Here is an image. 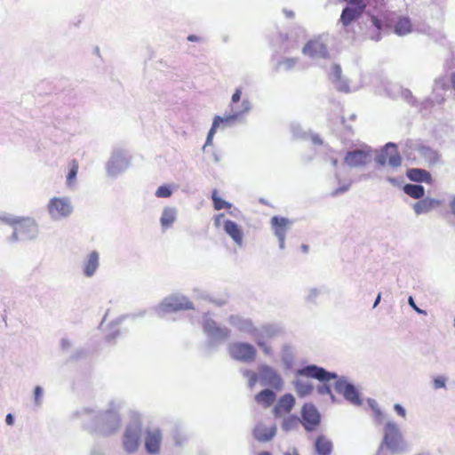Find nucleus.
I'll use <instances>...</instances> for the list:
<instances>
[{
  "label": "nucleus",
  "instance_id": "f257e3e1",
  "mask_svg": "<svg viewBox=\"0 0 455 455\" xmlns=\"http://www.w3.org/2000/svg\"><path fill=\"white\" fill-rule=\"evenodd\" d=\"M386 448L391 452H398L403 450V436L397 427L394 422H387L384 427V436L379 449Z\"/></svg>",
  "mask_w": 455,
  "mask_h": 455
},
{
  "label": "nucleus",
  "instance_id": "f03ea898",
  "mask_svg": "<svg viewBox=\"0 0 455 455\" xmlns=\"http://www.w3.org/2000/svg\"><path fill=\"white\" fill-rule=\"evenodd\" d=\"M15 239H32L37 234V226L31 218H20L12 220Z\"/></svg>",
  "mask_w": 455,
  "mask_h": 455
},
{
  "label": "nucleus",
  "instance_id": "7ed1b4c3",
  "mask_svg": "<svg viewBox=\"0 0 455 455\" xmlns=\"http://www.w3.org/2000/svg\"><path fill=\"white\" fill-rule=\"evenodd\" d=\"M302 53L311 59H327L329 57L327 44L322 36L308 40L302 48Z\"/></svg>",
  "mask_w": 455,
  "mask_h": 455
},
{
  "label": "nucleus",
  "instance_id": "20e7f679",
  "mask_svg": "<svg viewBox=\"0 0 455 455\" xmlns=\"http://www.w3.org/2000/svg\"><path fill=\"white\" fill-rule=\"evenodd\" d=\"M228 350L232 358L237 361L248 363L254 361L256 357L255 347L248 343H233Z\"/></svg>",
  "mask_w": 455,
  "mask_h": 455
},
{
  "label": "nucleus",
  "instance_id": "39448f33",
  "mask_svg": "<svg viewBox=\"0 0 455 455\" xmlns=\"http://www.w3.org/2000/svg\"><path fill=\"white\" fill-rule=\"evenodd\" d=\"M48 212L52 218L68 217L73 210L70 201L67 197H53L47 205Z\"/></svg>",
  "mask_w": 455,
  "mask_h": 455
},
{
  "label": "nucleus",
  "instance_id": "423d86ee",
  "mask_svg": "<svg viewBox=\"0 0 455 455\" xmlns=\"http://www.w3.org/2000/svg\"><path fill=\"white\" fill-rule=\"evenodd\" d=\"M141 429L138 426L127 427L123 436V447L127 453H134L140 444Z\"/></svg>",
  "mask_w": 455,
  "mask_h": 455
},
{
  "label": "nucleus",
  "instance_id": "0eeeda50",
  "mask_svg": "<svg viewBox=\"0 0 455 455\" xmlns=\"http://www.w3.org/2000/svg\"><path fill=\"white\" fill-rule=\"evenodd\" d=\"M376 161L380 165L389 164L392 167L401 165L402 157L394 143H387L383 151L377 156Z\"/></svg>",
  "mask_w": 455,
  "mask_h": 455
},
{
  "label": "nucleus",
  "instance_id": "6e6552de",
  "mask_svg": "<svg viewBox=\"0 0 455 455\" xmlns=\"http://www.w3.org/2000/svg\"><path fill=\"white\" fill-rule=\"evenodd\" d=\"M297 374L300 377L316 379L320 381H329L337 379V375L325 371L316 365H308L298 370Z\"/></svg>",
  "mask_w": 455,
  "mask_h": 455
},
{
  "label": "nucleus",
  "instance_id": "1a4fd4ad",
  "mask_svg": "<svg viewBox=\"0 0 455 455\" xmlns=\"http://www.w3.org/2000/svg\"><path fill=\"white\" fill-rule=\"evenodd\" d=\"M371 150L356 149L347 153L344 157V163L351 167H362L371 161Z\"/></svg>",
  "mask_w": 455,
  "mask_h": 455
},
{
  "label": "nucleus",
  "instance_id": "9d476101",
  "mask_svg": "<svg viewBox=\"0 0 455 455\" xmlns=\"http://www.w3.org/2000/svg\"><path fill=\"white\" fill-rule=\"evenodd\" d=\"M301 416L307 429L312 430L320 423V414L315 405L311 403L304 404Z\"/></svg>",
  "mask_w": 455,
  "mask_h": 455
},
{
  "label": "nucleus",
  "instance_id": "9b49d317",
  "mask_svg": "<svg viewBox=\"0 0 455 455\" xmlns=\"http://www.w3.org/2000/svg\"><path fill=\"white\" fill-rule=\"evenodd\" d=\"M291 221L283 217L274 216L271 219V225L273 227L275 235L277 236L280 247H284L285 235L289 228Z\"/></svg>",
  "mask_w": 455,
  "mask_h": 455
},
{
  "label": "nucleus",
  "instance_id": "f8f14e48",
  "mask_svg": "<svg viewBox=\"0 0 455 455\" xmlns=\"http://www.w3.org/2000/svg\"><path fill=\"white\" fill-rule=\"evenodd\" d=\"M162 443V434L158 429L146 431L145 448L148 453L157 454Z\"/></svg>",
  "mask_w": 455,
  "mask_h": 455
},
{
  "label": "nucleus",
  "instance_id": "ddd939ff",
  "mask_svg": "<svg viewBox=\"0 0 455 455\" xmlns=\"http://www.w3.org/2000/svg\"><path fill=\"white\" fill-rule=\"evenodd\" d=\"M336 390L342 394L344 397L353 404L358 405L361 403L359 394L354 386L351 384L338 381L335 386Z\"/></svg>",
  "mask_w": 455,
  "mask_h": 455
},
{
  "label": "nucleus",
  "instance_id": "4468645a",
  "mask_svg": "<svg viewBox=\"0 0 455 455\" xmlns=\"http://www.w3.org/2000/svg\"><path fill=\"white\" fill-rule=\"evenodd\" d=\"M203 327L204 331L214 339H224L229 335L228 329L219 327L216 322L212 319L204 320Z\"/></svg>",
  "mask_w": 455,
  "mask_h": 455
},
{
  "label": "nucleus",
  "instance_id": "2eb2a0df",
  "mask_svg": "<svg viewBox=\"0 0 455 455\" xmlns=\"http://www.w3.org/2000/svg\"><path fill=\"white\" fill-rule=\"evenodd\" d=\"M441 205V202L436 199L426 197L413 204V210L417 215L428 213Z\"/></svg>",
  "mask_w": 455,
  "mask_h": 455
},
{
  "label": "nucleus",
  "instance_id": "dca6fc26",
  "mask_svg": "<svg viewBox=\"0 0 455 455\" xmlns=\"http://www.w3.org/2000/svg\"><path fill=\"white\" fill-rule=\"evenodd\" d=\"M276 433V427L275 424L267 426L263 423H259L254 430V437L259 442H267L271 440Z\"/></svg>",
  "mask_w": 455,
  "mask_h": 455
},
{
  "label": "nucleus",
  "instance_id": "f3484780",
  "mask_svg": "<svg viewBox=\"0 0 455 455\" xmlns=\"http://www.w3.org/2000/svg\"><path fill=\"white\" fill-rule=\"evenodd\" d=\"M295 404V399L291 394L283 395L274 408V413L276 417H281L290 413Z\"/></svg>",
  "mask_w": 455,
  "mask_h": 455
},
{
  "label": "nucleus",
  "instance_id": "a211bd4d",
  "mask_svg": "<svg viewBox=\"0 0 455 455\" xmlns=\"http://www.w3.org/2000/svg\"><path fill=\"white\" fill-rule=\"evenodd\" d=\"M224 230L233 239V241L236 244L242 245V243H243V230L235 222H234L232 220L225 221Z\"/></svg>",
  "mask_w": 455,
  "mask_h": 455
},
{
  "label": "nucleus",
  "instance_id": "6ab92c4d",
  "mask_svg": "<svg viewBox=\"0 0 455 455\" xmlns=\"http://www.w3.org/2000/svg\"><path fill=\"white\" fill-rule=\"evenodd\" d=\"M239 115H240V113L237 112V113H234L233 115L227 116L225 117H221L219 116H216L213 120L212 128L210 129V131L208 132V136L206 139V145L212 144L213 135L215 134L216 130L220 126V124H224V123L228 124V123L233 122L239 116Z\"/></svg>",
  "mask_w": 455,
  "mask_h": 455
},
{
  "label": "nucleus",
  "instance_id": "aec40b11",
  "mask_svg": "<svg viewBox=\"0 0 455 455\" xmlns=\"http://www.w3.org/2000/svg\"><path fill=\"white\" fill-rule=\"evenodd\" d=\"M364 9L359 7L347 5L341 13L340 20L344 26L349 25L352 21L356 20L363 12Z\"/></svg>",
  "mask_w": 455,
  "mask_h": 455
},
{
  "label": "nucleus",
  "instance_id": "412c9836",
  "mask_svg": "<svg viewBox=\"0 0 455 455\" xmlns=\"http://www.w3.org/2000/svg\"><path fill=\"white\" fill-rule=\"evenodd\" d=\"M407 177L409 180L416 182L430 183L432 180L431 174L427 171L422 169H410L407 172Z\"/></svg>",
  "mask_w": 455,
  "mask_h": 455
},
{
  "label": "nucleus",
  "instance_id": "4be33fe9",
  "mask_svg": "<svg viewBox=\"0 0 455 455\" xmlns=\"http://www.w3.org/2000/svg\"><path fill=\"white\" fill-rule=\"evenodd\" d=\"M315 450L319 455H330L332 451V443L325 436H319L315 441Z\"/></svg>",
  "mask_w": 455,
  "mask_h": 455
},
{
  "label": "nucleus",
  "instance_id": "5701e85b",
  "mask_svg": "<svg viewBox=\"0 0 455 455\" xmlns=\"http://www.w3.org/2000/svg\"><path fill=\"white\" fill-rule=\"evenodd\" d=\"M99 266V253L92 251L89 254L88 259L84 265V274L87 276H92Z\"/></svg>",
  "mask_w": 455,
  "mask_h": 455
},
{
  "label": "nucleus",
  "instance_id": "b1692460",
  "mask_svg": "<svg viewBox=\"0 0 455 455\" xmlns=\"http://www.w3.org/2000/svg\"><path fill=\"white\" fill-rule=\"evenodd\" d=\"M255 399L264 407H269L275 400V394L269 389H264L256 395Z\"/></svg>",
  "mask_w": 455,
  "mask_h": 455
},
{
  "label": "nucleus",
  "instance_id": "393cba45",
  "mask_svg": "<svg viewBox=\"0 0 455 455\" xmlns=\"http://www.w3.org/2000/svg\"><path fill=\"white\" fill-rule=\"evenodd\" d=\"M294 387L297 395L300 397L310 395L314 389V387L310 382L305 381L301 379H298L295 381Z\"/></svg>",
  "mask_w": 455,
  "mask_h": 455
},
{
  "label": "nucleus",
  "instance_id": "a878e982",
  "mask_svg": "<svg viewBox=\"0 0 455 455\" xmlns=\"http://www.w3.org/2000/svg\"><path fill=\"white\" fill-rule=\"evenodd\" d=\"M411 20L406 17H402L397 20L395 26V32L399 36H404L411 32Z\"/></svg>",
  "mask_w": 455,
  "mask_h": 455
},
{
  "label": "nucleus",
  "instance_id": "bb28decb",
  "mask_svg": "<svg viewBox=\"0 0 455 455\" xmlns=\"http://www.w3.org/2000/svg\"><path fill=\"white\" fill-rule=\"evenodd\" d=\"M391 15L392 13L386 12L381 14L380 17L372 16L371 22L378 30H381L383 28H390Z\"/></svg>",
  "mask_w": 455,
  "mask_h": 455
},
{
  "label": "nucleus",
  "instance_id": "cd10ccee",
  "mask_svg": "<svg viewBox=\"0 0 455 455\" xmlns=\"http://www.w3.org/2000/svg\"><path fill=\"white\" fill-rule=\"evenodd\" d=\"M403 191L414 199H421L425 195V189L421 185L407 184L403 187Z\"/></svg>",
  "mask_w": 455,
  "mask_h": 455
},
{
  "label": "nucleus",
  "instance_id": "c85d7f7f",
  "mask_svg": "<svg viewBox=\"0 0 455 455\" xmlns=\"http://www.w3.org/2000/svg\"><path fill=\"white\" fill-rule=\"evenodd\" d=\"M175 220V211L171 208H165L160 219L161 225L164 228H170Z\"/></svg>",
  "mask_w": 455,
  "mask_h": 455
},
{
  "label": "nucleus",
  "instance_id": "c756f323",
  "mask_svg": "<svg viewBox=\"0 0 455 455\" xmlns=\"http://www.w3.org/2000/svg\"><path fill=\"white\" fill-rule=\"evenodd\" d=\"M212 200L213 202V207L217 211L222 209H230L232 206L230 203L226 202L219 196L218 191L216 189H213L212 192Z\"/></svg>",
  "mask_w": 455,
  "mask_h": 455
},
{
  "label": "nucleus",
  "instance_id": "7c9ffc66",
  "mask_svg": "<svg viewBox=\"0 0 455 455\" xmlns=\"http://www.w3.org/2000/svg\"><path fill=\"white\" fill-rule=\"evenodd\" d=\"M264 373L269 378V381L273 386L275 387L282 386V379L275 371L267 367L264 369Z\"/></svg>",
  "mask_w": 455,
  "mask_h": 455
},
{
  "label": "nucleus",
  "instance_id": "2f4dec72",
  "mask_svg": "<svg viewBox=\"0 0 455 455\" xmlns=\"http://www.w3.org/2000/svg\"><path fill=\"white\" fill-rule=\"evenodd\" d=\"M77 172H78V162L76 160H73L71 162V168L67 176V182L68 185L73 183V181L75 180V179L76 177Z\"/></svg>",
  "mask_w": 455,
  "mask_h": 455
},
{
  "label": "nucleus",
  "instance_id": "473e14b6",
  "mask_svg": "<svg viewBox=\"0 0 455 455\" xmlns=\"http://www.w3.org/2000/svg\"><path fill=\"white\" fill-rule=\"evenodd\" d=\"M156 196L157 197H170L172 196V190L168 186H160L156 191Z\"/></svg>",
  "mask_w": 455,
  "mask_h": 455
},
{
  "label": "nucleus",
  "instance_id": "72a5a7b5",
  "mask_svg": "<svg viewBox=\"0 0 455 455\" xmlns=\"http://www.w3.org/2000/svg\"><path fill=\"white\" fill-rule=\"evenodd\" d=\"M341 73H342V70H341V68L339 65L335 64V65L332 66V68H331V74L333 76V78L336 81L340 80Z\"/></svg>",
  "mask_w": 455,
  "mask_h": 455
},
{
  "label": "nucleus",
  "instance_id": "f704fd0d",
  "mask_svg": "<svg viewBox=\"0 0 455 455\" xmlns=\"http://www.w3.org/2000/svg\"><path fill=\"white\" fill-rule=\"evenodd\" d=\"M445 387V379L443 377H437L434 379V387L435 389Z\"/></svg>",
  "mask_w": 455,
  "mask_h": 455
},
{
  "label": "nucleus",
  "instance_id": "c9c22d12",
  "mask_svg": "<svg viewBox=\"0 0 455 455\" xmlns=\"http://www.w3.org/2000/svg\"><path fill=\"white\" fill-rule=\"evenodd\" d=\"M394 408L399 416L405 418V416H406L405 410L400 404H398V403L395 404Z\"/></svg>",
  "mask_w": 455,
  "mask_h": 455
},
{
  "label": "nucleus",
  "instance_id": "e433bc0d",
  "mask_svg": "<svg viewBox=\"0 0 455 455\" xmlns=\"http://www.w3.org/2000/svg\"><path fill=\"white\" fill-rule=\"evenodd\" d=\"M42 397V388L40 387H36L35 388V400L36 403H40V399Z\"/></svg>",
  "mask_w": 455,
  "mask_h": 455
},
{
  "label": "nucleus",
  "instance_id": "4c0bfd02",
  "mask_svg": "<svg viewBox=\"0 0 455 455\" xmlns=\"http://www.w3.org/2000/svg\"><path fill=\"white\" fill-rule=\"evenodd\" d=\"M241 94H242L241 90L236 89L235 92H234V94L232 95V102L233 103L238 102L241 99Z\"/></svg>",
  "mask_w": 455,
  "mask_h": 455
},
{
  "label": "nucleus",
  "instance_id": "58836bf2",
  "mask_svg": "<svg viewBox=\"0 0 455 455\" xmlns=\"http://www.w3.org/2000/svg\"><path fill=\"white\" fill-rule=\"evenodd\" d=\"M409 304L411 305V307L418 313L419 314H426L425 311L421 310L420 308H419L416 304L414 303V300L412 299V297H410L409 298Z\"/></svg>",
  "mask_w": 455,
  "mask_h": 455
},
{
  "label": "nucleus",
  "instance_id": "ea45409f",
  "mask_svg": "<svg viewBox=\"0 0 455 455\" xmlns=\"http://www.w3.org/2000/svg\"><path fill=\"white\" fill-rule=\"evenodd\" d=\"M258 346L263 350L265 354H271V347L264 342H258Z\"/></svg>",
  "mask_w": 455,
  "mask_h": 455
},
{
  "label": "nucleus",
  "instance_id": "a19ab883",
  "mask_svg": "<svg viewBox=\"0 0 455 455\" xmlns=\"http://www.w3.org/2000/svg\"><path fill=\"white\" fill-rule=\"evenodd\" d=\"M223 217H224L223 213H220V214L215 215V217H214V225H215L216 228H220V221H221V219Z\"/></svg>",
  "mask_w": 455,
  "mask_h": 455
},
{
  "label": "nucleus",
  "instance_id": "79ce46f5",
  "mask_svg": "<svg viewBox=\"0 0 455 455\" xmlns=\"http://www.w3.org/2000/svg\"><path fill=\"white\" fill-rule=\"evenodd\" d=\"M318 392L323 395V394H331V388L326 385H323L318 387Z\"/></svg>",
  "mask_w": 455,
  "mask_h": 455
},
{
  "label": "nucleus",
  "instance_id": "37998d69",
  "mask_svg": "<svg viewBox=\"0 0 455 455\" xmlns=\"http://www.w3.org/2000/svg\"><path fill=\"white\" fill-rule=\"evenodd\" d=\"M166 307H171L172 310H180V309H182V308H185L181 304H177V303H170V304H167Z\"/></svg>",
  "mask_w": 455,
  "mask_h": 455
},
{
  "label": "nucleus",
  "instance_id": "c03bdc74",
  "mask_svg": "<svg viewBox=\"0 0 455 455\" xmlns=\"http://www.w3.org/2000/svg\"><path fill=\"white\" fill-rule=\"evenodd\" d=\"M288 67H291L296 64L297 60L296 59H286L283 61Z\"/></svg>",
  "mask_w": 455,
  "mask_h": 455
},
{
  "label": "nucleus",
  "instance_id": "a18cd8bd",
  "mask_svg": "<svg viewBox=\"0 0 455 455\" xmlns=\"http://www.w3.org/2000/svg\"><path fill=\"white\" fill-rule=\"evenodd\" d=\"M5 420H6V423H7L8 425H12V424H13V418H12V415L9 413V414L6 416Z\"/></svg>",
  "mask_w": 455,
  "mask_h": 455
},
{
  "label": "nucleus",
  "instance_id": "49530a36",
  "mask_svg": "<svg viewBox=\"0 0 455 455\" xmlns=\"http://www.w3.org/2000/svg\"><path fill=\"white\" fill-rule=\"evenodd\" d=\"M451 84L452 89L455 91V72L451 76Z\"/></svg>",
  "mask_w": 455,
  "mask_h": 455
},
{
  "label": "nucleus",
  "instance_id": "de8ad7c7",
  "mask_svg": "<svg viewBox=\"0 0 455 455\" xmlns=\"http://www.w3.org/2000/svg\"><path fill=\"white\" fill-rule=\"evenodd\" d=\"M284 455H299V452H298V451L296 449H293L291 451L285 452Z\"/></svg>",
  "mask_w": 455,
  "mask_h": 455
},
{
  "label": "nucleus",
  "instance_id": "09e8293b",
  "mask_svg": "<svg viewBox=\"0 0 455 455\" xmlns=\"http://www.w3.org/2000/svg\"><path fill=\"white\" fill-rule=\"evenodd\" d=\"M380 299H381V294L379 293L377 298H376V299H375L374 305H373L374 307H377V305L379 303Z\"/></svg>",
  "mask_w": 455,
  "mask_h": 455
},
{
  "label": "nucleus",
  "instance_id": "8fccbe9b",
  "mask_svg": "<svg viewBox=\"0 0 455 455\" xmlns=\"http://www.w3.org/2000/svg\"><path fill=\"white\" fill-rule=\"evenodd\" d=\"M451 207L452 213L455 215V198L452 200Z\"/></svg>",
  "mask_w": 455,
  "mask_h": 455
},
{
  "label": "nucleus",
  "instance_id": "3c124183",
  "mask_svg": "<svg viewBox=\"0 0 455 455\" xmlns=\"http://www.w3.org/2000/svg\"><path fill=\"white\" fill-rule=\"evenodd\" d=\"M301 250L303 252L307 253L308 251V246L307 244H302Z\"/></svg>",
  "mask_w": 455,
  "mask_h": 455
},
{
  "label": "nucleus",
  "instance_id": "603ef678",
  "mask_svg": "<svg viewBox=\"0 0 455 455\" xmlns=\"http://www.w3.org/2000/svg\"><path fill=\"white\" fill-rule=\"evenodd\" d=\"M188 39L189 41H192V42H193V41H196V36H192V35H191V36H189L188 37Z\"/></svg>",
  "mask_w": 455,
  "mask_h": 455
},
{
  "label": "nucleus",
  "instance_id": "864d4df0",
  "mask_svg": "<svg viewBox=\"0 0 455 455\" xmlns=\"http://www.w3.org/2000/svg\"><path fill=\"white\" fill-rule=\"evenodd\" d=\"M257 455H272L269 451H261L258 453Z\"/></svg>",
  "mask_w": 455,
  "mask_h": 455
}]
</instances>
